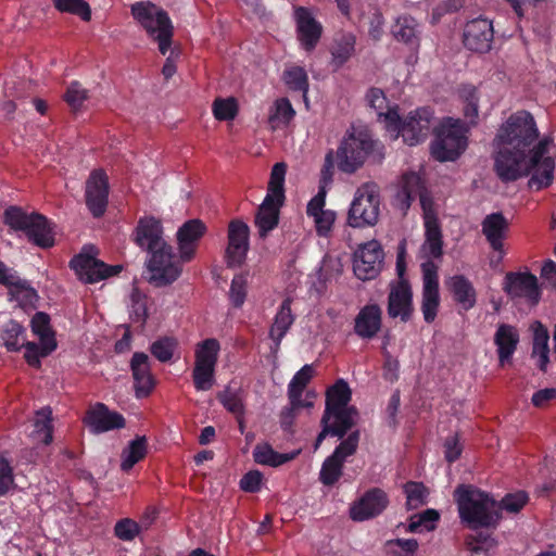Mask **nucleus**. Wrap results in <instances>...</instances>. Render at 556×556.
<instances>
[{"label":"nucleus","instance_id":"obj_1","mask_svg":"<svg viewBox=\"0 0 556 556\" xmlns=\"http://www.w3.org/2000/svg\"><path fill=\"white\" fill-rule=\"evenodd\" d=\"M539 130L528 111L511 114L500 127L493 140L494 172L502 182H513L527 173V164L532 150H535Z\"/></svg>","mask_w":556,"mask_h":556},{"label":"nucleus","instance_id":"obj_2","mask_svg":"<svg viewBox=\"0 0 556 556\" xmlns=\"http://www.w3.org/2000/svg\"><path fill=\"white\" fill-rule=\"evenodd\" d=\"M134 241L150 254L147 269L151 285L162 288L179 278L181 266L174 260L172 245L163 239V226L159 219L152 216L141 217L134 231Z\"/></svg>","mask_w":556,"mask_h":556},{"label":"nucleus","instance_id":"obj_3","mask_svg":"<svg viewBox=\"0 0 556 556\" xmlns=\"http://www.w3.org/2000/svg\"><path fill=\"white\" fill-rule=\"evenodd\" d=\"M459 518L470 529L495 527L501 518L495 510L497 502L486 492L470 484H460L454 491Z\"/></svg>","mask_w":556,"mask_h":556},{"label":"nucleus","instance_id":"obj_4","mask_svg":"<svg viewBox=\"0 0 556 556\" xmlns=\"http://www.w3.org/2000/svg\"><path fill=\"white\" fill-rule=\"evenodd\" d=\"M3 223L12 230L24 233L28 242L36 247L50 249L55 244L53 224L40 213H27L12 205L4 210Z\"/></svg>","mask_w":556,"mask_h":556},{"label":"nucleus","instance_id":"obj_5","mask_svg":"<svg viewBox=\"0 0 556 556\" xmlns=\"http://www.w3.org/2000/svg\"><path fill=\"white\" fill-rule=\"evenodd\" d=\"M130 12L147 35L157 41L160 52L165 55L174 36V26L168 13L150 1L135 2L130 7Z\"/></svg>","mask_w":556,"mask_h":556},{"label":"nucleus","instance_id":"obj_6","mask_svg":"<svg viewBox=\"0 0 556 556\" xmlns=\"http://www.w3.org/2000/svg\"><path fill=\"white\" fill-rule=\"evenodd\" d=\"M433 134L430 151L434 160L455 161L465 152L468 144L467 128L459 119L446 118L433 128Z\"/></svg>","mask_w":556,"mask_h":556},{"label":"nucleus","instance_id":"obj_7","mask_svg":"<svg viewBox=\"0 0 556 556\" xmlns=\"http://www.w3.org/2000/svg\"><path fill=\"white\" fill-rule=\"evenodd\" d=\"M375 141L365 131L348 130L333 151V166L344 174H354L372 152Z\"/></svg>","mask_w":556,"mask_h":556},{"label":"nucleus","instance_id":"obj_8","mask_svg":"<svg viewBox=\"0 0 556 556\" xmlns=\"http://www.w3.org/2000/svg\"><path fill=\"white\" fill-rule=\"evenodd\" d=\"M380 214V193L376 184L366 182L357 188L348 213V225L353 228L375 226Z\"/></svg>","mask_w":556,"mask_h":556},{"label":"nucleus","instance_id":"obj_9","mask_svg":"<svg viewBox=\"0 0 556 556\" xmlns=\"http://www.w3.org/2000/svg\"><path fill=\"white\" fill-rule=\"evenodd\" d=\"M70 268L75 271L81 282L89 285L117 276L123 270L122 265H108L85 253L75 255L70 261Z\"/></svg>","mask_w":556,"mask_h":556},{"label":"nucleus","instance_id":"obj_10","mask_svg":"<svg viewBox=\"0 0 556 556\" xmlns=\"http://www.w3.org/2000/svg\"><path fill=\"white\" fill-rule=\"evenodd\" d=\"M384 252L377 240H370L354 253L353 270L355 276L363 281L375 279L382 269Z\"/></svg>","mask_w":556,"mask_h":556},{"label":"nucleus","instance_id":"obj_11","mask_svg":"<svg viewBox=\"0 0 556 556\" xmlns=\"http://www.w3.org/2000/svg\"><path fill=\"white\" fill-rule=\"evenodd\" d=\"M546 151V143L539 141L535 150H532V153L526 156L529 163L527 164V173L522 177L533 172L528 182L531 189L541 190L553 182L555 163L551 156H545Z\"/></svg>","mask_w":556,"mask_h":556},{"label":"nucleus","instance_id":"obj_12","mask_svg":"<svg viewBox=\"0 0 556 556\" xmlns=\"http://www.w3.org/2000/svg\"><path fill=\"white\" fill-rule=\"evenodd\" d=\"M228 245L225 258L228 267H240L245 258L250 247V228L241 219H232L228 225Z\"/></svg>","mask_w":556,"mask_h":556},{"label":"nucleus","instance_id":"obj_13","mask_svg":"<svg viewBox=\"0 0 556 556\" xmlns=\"http://www.w3.org/2000/svg\"><path fill=\"white\" fill-rule=\"evenodd\" d=\"M422 301L421 312L427 324L434 321L440 305L438 266L432 261L421 264Z\"/></svg>","mask_w":556,"mask_h":556},{"label":"nucleus","instance_id":"obj_14","mask_svg":"<svg viewBox=\"0 0 556 556\" xmlns=\"http://www.w3.org/2000/svg\"><path fill=\"white\" fill-rule=\"evenodd\" d=\"M390 501L387 492L380 488L368 489L350 507V517L354 521H365L381 515Z\"/></svg>","mask_w":556,"mask_h":556},{"label":"nucleus","instance_id":"obj_15","mask_svg":"<svg viewBox=\"0 0 556 556\" xmlns=\"http://www.w3.org/2000/svg\"><path fill=\"white\" fill-rule=\"evenodd\" d=\"M109 178L103 169L91 172L86 181L85 200L88 210L94 218L104 215L109 203Z\"/></svg>","mask_w":556,"mask_h":556},{"label":"nucleus","instance_id":"obj_16","mask_svg":"<svg viewBox=\"0 0 556 556\" xmlns=\"http://www.w3.org/2000/svg\"><path fill=\"white\" fill-rule=\"evenodd\" d=\"M432 121L433 111L430 108H419L405 117L400 136L406 144L417 146L428 138Z\"/></svg>","mask_w":556,"mask_h":556},{"label":"nucleus","instance_id":"obj_17","mask_svg":"<svg viewBox=\"0 0 556 556\" xmlns=\"http://www.w3.org/2000/svg\"><path fill=\"white\" fill-rule=\"evenodd\" d=\"M494 38L493 24L488 18H473L466 23L463 34L464 46L473 52L485 53Z\"/></svg>","mask_w":556,"mask_h":556},{"label":"nucleus","instance_id":"obj_18","mask_svg":"<svg viewBox=\"0 0 556 556\" xmlns=\"http://www.w3.org/2000/svg\"><path fill=\"white\" fill-rule=\"evenodd\" d=\"M296 38L306 52H312L317 47L323 36V25L305 7H298L294 10Z\"/></svg>","mask_w":556,"mask_h":556},{"label":"nucleus","instance_id":"obj_19","mask_svg":"<svg viewBox=\"0 0 556 556\" xmlns=\"http://www.w3.org/2000/svg\"><path fill=\"white\" fill-rule=\"evenodd\" d=\"M84 422L96 434L122 429L126 426L124 416L117 412L110 410L103 403H97L87 410Z\"/></svg>","mask_w":556,"mask_h":556},{"label":"nucleus","instance_id":"obj_20","mask_svg":"<svg viewBox=\"0 0 556 556\" xmlns=\"http://www.w3.org/2000/svg\"><path fill=\"white\" fill-rule=\"evenodd\" d=\"M387 311L390 318H400L402 323L412 319L414 313L413 292L407 280H400L390 290Z\"/></svg>","mask_w":556,"mask_h":556},{"label":"nucleus","instance_id":"obj_21","mask_svg":"<svg viewBox=\"0 0 556 556\" xmlns=\"http://www.w3.org/2000/svg\"><path fill=\"white\" fill-rule=\"evenodd\" d=\"M205 232V224L198 218L189 219L178 228L176 236L182 262H190L193 258L199 241Z\"/></svg>","mask_w":556,"mask_h":556},{"label":"nucleus","instance_id":"obj_22","mask_svg":"<svg viewBox=\"0 0 556 556\" xmlns=\"http://www.w3.org/2000/svg\"><path fill=\"white\" fill-rule=\"evenodd\" d=\"M382 327V309L377 303L363 306L354 318V333L362 340L377 337Z\"/></svg>","mask_w":556,"mask_h":556},{"label":"nucleus","instance_id":"obj_23","mask_svg":"<svg viewBox=\"0 0 556 556\" xmlns=\"http://www.w3.org/2000/svg\"><path fill=\"white\" fill-rule=\"evenodd\" d=\"M504 290L511 298H527L532 303L540 300L538 279L531 273H508Z\"/></svg>","mask_w":556,"mask_h":556},{"label":"nucleus","instance_id":"obj_24","mask_svg":"<svg viewBox=\"0 0 556 556\" xmlns=\"http://www.w3.org/2000/svg\"><path fill=\"white\" fill-rule=\"evenodd\" d=\"M130 369L135 382V393L138 399L147 397L154 388L149 356L143 352H135L130 361Z\"/></svg>","mask_w":556,"mask_h":556},{"label":"nucleus","instance_id":"obj_25","mask_svg":"<svg viewBox=\"0 0 556 556\" xmlns=\"http://www.w3.org/2000/svg\"><path fill=\"white\" fill-rule=\"evenodd\" d=\"M333 180V150L330 149L326 155L324 165L320 170V179L318 192L307 203L306 214L308 217H317L318 214L325 212L327 186Z\"/></svg>","mask_w":556,"mask_h":556},{"label":"nucleus","instance_id":"obj_26","mask_svg":"<svg viewBox=\"0 0 556 556\" xmlns=\"http://www.w3.org/2000/svg\"><path fill=\"white\" fill-rule=\"evenodd\" d=\"M358 410L355 406L324 410L320 424H330L332 437L343 439L355 426Z\"/></svg>","mask_w":556,"mask_h":556},{"label":"nucleus","instance_id":"obj_27","mask_svg":"<svg viewBox=\"0 0 556 556\" xmlns=\"http://www.w3.org/2000/svg\"><path fill=\"white\" fill-rule=\"evenodd\" d=\"M482 233L484 235L490 247L496 251H503V241L508 231V222L501 212L491 213L486 215L482 223Z\"/></svg>","mask_w":556,"mask_h":556},{"label":"nucleus","instance_id":"obj_28","mask_svg":"<svg viewBox=\"0 0 556 556\" xmlns=\"http://www.w3.org/2000/svg\"><path fill=\"white\" fill-rule=\"evenodd\" d=\"M356 36L350 31L336 34L330 47L331 66L334 71L341 68L355 54Z\"/></svg>","mask_w":556,"mask_h":556},{"label":"nucleus","instance_id":"obj_29","mask_svg":"<svg viewBox=\"0 0 556 556\" xmlns=\"http://www.w3.org/2000/svg\"><path fill=\"white\" fill-rule=\"evenodd\" d=\"M494 343L497 348V356L501 366L508 363L517 350L519 333L510 325L501 324L494 334Z\"/></svg>","mask_w":556,"mask_h":556},{"label":"nucleus","instance_id":"obj_30","mask_svg":"<svg viewBox=\"0 0 556 556\" xmlns=\"http://www.w3.org/2000/svg\"><path fill=\"white\" fill-rule=\"evenodd\" d=\"M283 203L285 201L265 197L255 215V225L258 227L261 237H266L269 231L278 226L280 207Z\"/></svg>","mask_w":556,"mask_h":556},{"label":"nucleus","instance_id":"obj_31","mask_svg":"<svg viewBox=\"0 0 556 556\" xmlns=\"http://www.w3.org/2000/svg\"><path fill=\"white\" fill-rule=\"evenodd\" d=\"M291 303L292 301L290 298L282 301L270 327L269 337L275 343L271 350L275 352L279 350L283 337L294 323L295 317L291 311Z\"/></svg>","mask_w":556,"mask_h":556},{"label":"nucleus","instance_id":"obj_32","mask_svg":"<svg viewBox=\"0 0 556 556\" xmlns=\"http://www.w3.org/2000/svg\"><path fill=\"white\" fill-rule=\"evenodd\" d=\"M424 186L418 174L414 172L406 173L402 176V186L397 192L396 199L402 210H408L412 202L419 197L420 202L425 204L422 195Z\"/></svg>","mask_w":556,"mask_h":556},{"label":"nucleus","instance_id":"obj_33","mask_svg":"<svg viewBox=\"0 0 556 556\" xmlns=\"http://www.w3.org/2000/svg\"><path fill=\"white\" fill-rule=\"evenodd\" d=\"M450 290L454 300L463 309H471L477 302V293L471 281L464 275H455L450 280Z\"/></svg>","mask_w":556,"mask_h":556},{"label":"nucleus","instance_id":"obj_34","mask_svg":"<svg viewBox=\"0 0 556 556\" xmlns=\"http://www.w3.org/2000/svg\"><path fill=\"white\" fill-rule=\"evenodd\" d=\"M300 452L278 453L270 444L260 443L253 450L255 463L270 467H278L293 460Z\"/></svg>","mask_w":556,"mask_h":556},{"label":"nucleus","instance_id":"obj_35","mask_svg":"<svg viewBox=\"0 0 556 556\" xmlns=\"http://www.w3.org/2000/svg\"><path fill=\"white\" fill-rule=\"evenodd\" d=\"M0 339L9 352H18L26 341V330L18 321L10 319L1 326Z\"/></svg>","mask_w":556,"mask_h":556},{"label":"nucleus","instance_id":"obj_36","mask_svg":"<svg viewBox=\"0 0 556 556\" xmlns=\"http://www.w3.org/2000/svg\"><path fill=\"white\" fill-rule=\"evenodd\" d=\"M352 400V390L349 383L340 378L326 391L325 410L349 407Z\"/></svg>","mask_w":556,"mask_h":556},{"label":"nucleus","instance_id":"obj_37","mask_svg":"<svg viewBox=\"0 0 556 556\" xmlns=\"http://www.w3.org/2000/svg\"><path fill=\"white\" fill-rule=\"evenodd\" d=\"M549 334L545 326L540 321H535L533 327V346L532 356H538V366L542 371H546V366L549 362V348H548Z\"/></svg>","mask_w":556,"mask_h":556},{"label":"nucleus","instance_id":"obj_38","mask_svg":"<svg viewBox=\"0 0 556 556\" xmlns=\"http://www.w3.org/2000/svg\"><path fill=\"white\" fill-rule=\"evenodd\" d=\"M148 453V441L144 435L131 440L122 452L121 469L128 472L138 462L143 459Z\"/></svg>","mask_w":556,"mask_h":556},{"label":"nucleus","instance_id":"obj_39","mask_svg":"<svg viewBox=\"0 0 556 556\" xmlns=\"http://www.w3.org/2000/svg\"><path fill=\"white\" fill-rule=\"evenodd\" d=\"M314 376L313 365L306 364L295 372L288 386V397L290 404L300 405V396Z\"/></svg>","mask_w":556,"mask_h":556},{"label":"nucleus","instance_id":"obj_40","mask_svg":"<svg viewBox=\"0 0 556 556\" xmlns=\"http://www.w3.org/2000/svg\"><path fill=\"white\" fill-rule=\"evenodd\" d=\"M9 295L23 308H35L39 300V295L36 289L31 287L29 281L22 278L13 287H11L9 290Z\"/></svg>","mask_w":556,"mask_h":556},{"label":"nucleus","instance_id":"obj_41","mask_svg":"<svg viewBox=\"0 0 556 556\" xmlns=\"http://www.w3.org/2000/svg\"><path fill=\"white\" fill-rule=\"evenodd\" d=\"M392 34L397 41L406 45H415L417 38V22L410 15H401L392 26Z\"/></svg>","mask_w":556,"mask_h":556},{"label":"nucleus","instance_id":"obj_42","mask_svg":"<svg viewBox=\"0 0 556 556\" xmlns=\"http://www.w3.org/2000/svg\"><path fill=\"white\" fill-rule=\"evenodd\" d=\"M219 350L220 345L216 339L203 340L195 349L194 365L216 367Z\"/></svg>","mask_w":556,"mask_h":556},{"label":"nucleus","instance_id":"obj_43","mask_svg":"<svg viewBox=\"0 0 556 556\" xmlns=\"http://www.w3.org/2000/svg\"><path fill=\"white\" fill-rule=\"evenodd\" d=\"M56 343L40 342V344H37L25 341L23 342V348H25L24 358L29 366L39 368L41 366L40 359L49 356L56 349Z\"/></svg>","mask_w":556,"mask_h":556},{"label":"nucleus","instance_id":"obj_44","mask_svg":"<svg viewBox=\"0 0 556 556\" xmlns=\"http://www.w3.org/2000/svg\"><path fill=\"white\" fill-rule=\"evenodd\" d=\"M287 165L283 162L276 163L270 172L266 197L285 201V178Z\"/></svg>","mask_w":556,"mask_h":556},{"label":"nucleus","instance_id":"obj_45","mask_svg":"<svg viewBox=\"0 0 556 556\" xmlns=\"http://www.w3.org/2000/svg\"><path fill=\"white\" fill-rule=\"evenodd\" d=\"M35 433L46 445L53 440L52 410L50 407H43L36 413L34 421Z\"/></svg>","mask_w":556,"mask_h":556},{"label":"nucleus","instance_id":"obj_46","mask_svg":"<svg viewBox=\"0 0 556 556\" xmlns=\"http://www.w3.org/2000/svg\"><path fill=\"white\" fill-rule=\"evenodd\" d=\"M295 116V111L287 98H280L275 102V110L270 113L268 122L273 129L289 125Z\"/></svg>","mask_w":556,"mask_h":556},{"label":"nucleus","instance_id":"obj_47","mask_svg":"<svg viewBox=\"0 0 556 556\" xmlns=\"http://www.w3.org/2000/svg\"><path fill=\"white\" fill-rule=\"evenodd\" d=\"M344 463L329 455L323 463L319 471V481L326 486L334 485L343 473Z\"/></svg>","mask_w":556,"mask_h":556},{"label":"nucleus","instance_id":"obj_48","mask_svg":"<svg viewBox=\"0 0 556 556\" xmlns=\"http://www.w3.org/2000/svg\"><path fill=\"white\" fill-rule=\"evenodd\" d=\"M216 397L224 408L232 415H244L245 405L240 389L232 390L230 387H226L223 391L217 393Z\"/></svg>","mask_w":556,"mask_h":556},{"label":"nucleus","instance_id":"obj_49","mask_svg":"<svg viewBox=\"0 0 556 556\" xmlns=\"http://www.w3.org/2000/svg\"><path fill=\"white\" fill-rule=\"evenodd\" d=\"M283 81L292 91L302 92L304 99L308 91V76L301 66H292L283 72Z\"/></svg>","mask_w":556,"mask_h":556},{"label":"nucleus","instance_id":"obj_50","mask_svg":"<svg viewBox=\"0 0 556 556\" xmlns=\"http://www.w3.org/2000/svg\"><path fill=\"white\" fill-rule=\"evenodd\" d=\"M440 519V514L433 508H428L420 514L410 517L408 523L409 532L432 531Z\"/></svg>","mask_w":556,"mask_h":556},{"label":"nucleus","instance_id":"obj_51","mask_svg":"<svg viewBox=\"0 0 556 556\" xmlns=\"http://www.w3.org/2000/svg\"><path fill=\"white\" fill-rule=\"evenodd\" d=\"M30 326L31 331L38 336L40 342L56 343L49 314L37 312L31 318Z\"/></svg>","mask_w":556,"mask_h":556},{"label":"nucleus","instance_id":"obj_52","mask_svg":"<svg viewBox=\"0 0 556 556\" xmlns=\"http://www.w3.org/2000/svg\"><path fill=\"white\" fill-rule=\"evenodd\" d=\"M54 8L62 13L79 16L83 21L91 20L90 5L85 0H52Z\"/></svg>","mask_w":556,"mask_h":556},{"label":"nucleus","instance_id":"obj_53","mask_svg":"<svg viewBox=\"0 0 556 556\" xmlns=\"http://www.w3.org/2000/svg\"><path fill=\"white\" fill-rule=\"evenodd\" d=\"M404 492L408 509L418 508L427 503L428 490L421 482H407L404 485Z\"/></svg>","mask_w":556,"mask_h":556},{"label":"nucleus","instance_id":"obj_54","mask_svg":"<svg viewBox=\"0 0 556 556\" xmlns=\"http://www.w3.org/2000/svg\"><path fill=\"white\" fill-rule=\"evenodd\" d=\"M192 380L197 391H207L215 382V367L194 365Z\"/></svg>","mask_w":556,"mask_h":556},{"label":"nucleus","instance_id":"obj_55","mask_svg":"<svg viewBox=\"0 0 556 556\" xmlns=\"http://www.w3.org/2000/svg\"><path fill=\"white\" fill-rule=\"evenodd\" d=\"M141 532V525L131 518H122L114 526V535L124 542L135 540Z\"/></svg>","mask_w":556,"mask_h":556},{"label":"nucleus","instance_id":"obj_56","mask_svg":"<svg viewBox=\"0 0 556 556\" xmlns=\"http://www.w3.org/2000/svg\"><path fill=\"white\" fill-rule=\"evenodd\" d=\"M378 119L384 124L387 131L390 132L394 139L400 137L404 119L401 118L396 105L394 108H388L387 112H379Z\"/></svg>","mask_w":556,"mask_h":556},{"label":"nucleus","instance_id":"obj_57","mask_svg":"<svg viewBox=\"0 0 556 556\" xmlns=\"http://www.w3.org/2000/svg\"><path fill=\"white\" fill-rule=\"evenodd\" d=\"M213 114L217 121H231L238 114V104L235 98H218L213 102Z\"/></svg>","mask_w":556,"mask_h":556},{"label":"nucleus","instance_id":"obj_58","mask_svg":"<svg viewBox=\"0 0 556 556\" xmlns=\"http://www.w3.org/2000/svg\"><path fill=\"white\" fill-rule=\"evenodd\" d=\"M460 97L464 99V114L467 118L470 119L471 124H476V118L478 117V90L473 86H466L460 91Z\"/></svg>","mask_w":556,"mask_h":556},{"label":"nucleus","instance_id":"obj_59","mask_svg":"<svg viewBox=\"0 0 556 556\" xmlns=\"http://www.w3.org/2000/svg\"><path fill=\"white\" fill-rule=\"evenodd\" d=\"M88 99V90L77 80H73L64 94V100L73 111L79 110Z\"/></svg>","mask_w":556,"mask_h":556},{"label":"nucleus","instance_id":"obj_60","mask_svg":"<svg viewBox=\"0 0 556 556\" xmlns=\"http://www.w3.org/2000/svg\"><path fill=\"white\" fill-rule=\"evenodd\" d=\"M176 341L173 338L164 337L151 344V354L160 362H169L173 357Z\"/></svg>","mask_w":556,"mask_h":556},{"label":"nucleus","instance_id":"obj_61","mask_svg":"<svg viewBox=\"0 0 556 556\" xmlns=\"http://www.w3.org/2000/svg\"><path fill=\"white\" fill-rule=\"evenodd\" d=\"M359 435V430L352 431L346 439L341 441L340 444L336 446L332 455L339 458L341 462L345 463L346 458L356 452Z\"/></svg>","mask_w":556,"mask_h":556},{"label":"nucleus","instance_id":"obj_62","mask_svg":"<svg viewBox=\"0 0 556 556\" xmlns=\"http://www.w3.org/2000/svg\"><path fill=\"white\" fill-rule=\"evenodd\" d=\"M529 502V496L525 491L506 494L497 506L508 513L517 514Z\"/></svg>","mask_w":556,"mask_h":556},{"label":"nucleus","instance_id":"obj_63","mask_svg":"<svg viewBox=\"0 0 556 556\" xmlns=\"http://www.w3.org/2000/svg\"><path fill=\"white\" fill-rule=\"evenodd\" d=\"M247 298V280L243 275H236L231 281L229 299L235 307H241Z\"/></svg>","mask_w":556,"mask_h":556},{"label":"nucleus","instance_id":"obj_64","mask_svg":"<svg viewBox=\"0 0 556 556\" xmlns=\"http://www.w3.org/2000/svg\"><path fill=\"white\" fill-rule=\"evenodd\" d=\"M337 214L332 210H326L325 212L313 217L316 232L319 237H327L336 222Z\"/></svg>","mask_w":556,"mask_h":556}]
</instances>
